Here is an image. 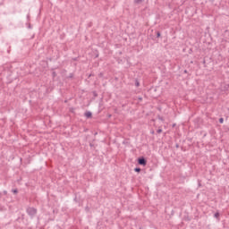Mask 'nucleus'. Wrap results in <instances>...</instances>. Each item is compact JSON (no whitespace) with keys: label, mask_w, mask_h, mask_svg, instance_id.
I'll return each mask as SVG.
<instances>
[{"label":"nucleus","mask_w":229,"mask_h":229,"mask_svg":"<svg viewBox=\"0 0 229 229\" xmlns=\"http://www.w3.org/2000/svg\"><path fill=\"white\" fill-rule=\"evenodd\" d=\"M27 213L29 216H35L37 214V209H35V208H28Z\"/></svg>","instance_id":"1"},{"label":"nucleus","mask_w":229,"mask_h":229,"mask_svg":"<svg viewBox=\"0 0 229 229\" xmlns=\"http://www.w3.org/2000/svg\"><path fill=\"white\" fill-rule=\"evenodd\" d=\"M138 163L140 165H146V159H144V157L139 158Z\"/></svg>","instance_id":"2"},{"label":"nucleus","mask_w":229,"mask_h":229,"mask_svg":"<svg viewBox=\"0 0 229 229\" xmlns=\"http://www.w3.org/2000/svg\"><path fill=\"white\" fill-rule=\"evenodd\" d=\"M85 115H86V117H88V119H89V118L92 117V113L89 112H89H86V113H85Z\"/></svg>","instance_id":"3"},{"label":"nucleus","mask_w":229,"mask_h":229,"mask_svg":"<svg viewBox=\"0 0 229 229\" xmlns=\"http://www.w3.org/2000/svg\"><path fill=\"white\" fill-rule=\"evenodd\" d=\"M144 0H134V3L136 4H140V3H143Z\"/></svg>","instance_id":"4"},{"label":"nucleus","mask_w":229,"mask_h":229,"mask_svg":"<svg viewBox=\"0 0 229 229\" xmlns=\"http://www.w3.org/2000/svg\"><path fill=\"white\" fill-rule=\"evenodd\" d=\"M134 171H135L136 173H140V168H135Z\"/></svg>","instance_id":"5"},{"label":"nucleus","mask_w":229,"mask_h":229,"mask_svg":"<svg viewBox=\"0 0 229 229\" xmlns=\"http://www.w3.org/2000/svg\"><path fill=\"white\" fill-rule=\"evenodd\" d=\"M224 122H225V120H224L223 118H220V119H219V123H220L221 124H223Z\"/></svg>","instance_id":"6"},{"label":"nucleus","mask_w":229,"mask_h":229,"mask_svg":"<svg viewBox=\"0 0 229 229\" xmlns=\"http://www.w3.org/2000/svg\"><path fill=\"white\" fill-rule=\"evenodd\" d=\"M13 194H17L18 191L17 190H13Z\"/></svg>","instance_id":"7"},{"label":"nucleus","mask_w":229,"mask_h":229,"mask_svg":"<svg viewBox=\"0 0 229 229\" xmlns=\"http://www.w3.org/2000/svg\"><path fill=\"white\" fill-rule=\"evenodd\" d=\"M215 217H216V218L219 217V213H216Z\"/></svg>","instance_id":"8"},{"label":"nucleus","mask_w":229,"mask_h":229,"mask_svg":"<svg viewBox=\"0 0 229 229\" xmlns=\"http://www.w3.org/2000/svg\"><path fill=\"white\" fill-rule=\"evenodd\" d=\"M157 133H162V129H158Z\"/></svg>","instance_id":"9"},{"label":"nucleus","mask_w":229,"mask_h":229,"mask_svg":"<svg viewBox=\"0 0 229 229\" xmlns=\"http://www.w3.org/2000/svg\"><path fill=\"white\" fill-rule=\"evenodd\" d=\"M157 37H160V32H157Z\"/></svg>","instance_id":"10"},{"label":"nucleus","mask_w":229,"mask_h":229,"mask_svg":"<svg viewBox=\"0 0 229 229\" xmlns=\"http://www.w3.org/2000/svg\"><path fill=\"white\" fill-rule=\"evenodd\" d=\"M139 85H140L139 81H136V87H139Z\"/></svg>","instance_id":"11"}]
</instances>
